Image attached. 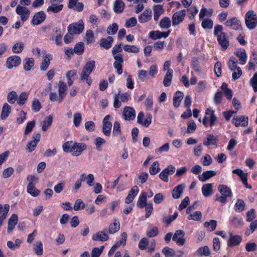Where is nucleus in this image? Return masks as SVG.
<instances>
[{
    "label": "nucleus",
    "instance_id": "nucleus-52",
    "mask_svg": "<svg viewBox=\"0 0 257 257\" xmlns=\"http://www.w3.org/2000/svg\"><path fill=\"white\" fill-rule=\"evenodd\" d=\"M24 48V45L23 42H18L15 43L12 47V51L14 53H21Z\"/></svg>",
    "mask_w": 257,
    "mask_h": 257
},
{
    "label": "nucleus",
    "instance_id": "nucleus-62",
    "mask_svg": "<svg viewBox=\"0 0 257 257\" xmlns=\"http://www.w3.org/2000/svg\"><path fill=\"white\" fill-rule=\"evenodd\" d=\"M214 71L216 76L218 77L221 76L222 74V65L219 61L216 62L214 64Z\"/></svg>",
    "mask_w": 257,
    "mask_h": 257
},
{
    "label": "nucleus",
    "instance_id": "nucleus-17",
    "mask_svg": "<svg viewBox=\"0 0 257 257\" xmlns=\"http://www.w3.org/2000/svg\"><path fill=\"white\" fill-rule=\"evenodd\" d=\"M46 15L45 13L41 11L36 13L31 21V24L33 25H39L42 23L46 19Z\"/></svg>",
    "mask_w": 257,
    "mask_h": 257
},
{
    "label": "nucleus",
    "instance_id": "nucleus-28",
    "mask_svg": "<svg viewBox=\"0 0 257 257\" xmlns=\"http://www.w3.org/2000/svg\"><path fill=\"white\" fill-rule=\"evenodd\" d=\"M184 188L185 186L183 184H179L175 187L172 191L173 198L175 199H179L182 194Z\"/></svg>",
    "mask_w": 257,
    "mask_h": 257
},
{
    "label": "nucleus",
    "instance_id": "nucleus-32",
    "mask_svg": "<svg viewBox=\"0 0 257 257\" xmlns=\"http://www.w3.org/2000/svg\"><path fill=\"white\" fill-rule=\"evenodd\" d=\"M154 11V19L157 22L158 21L160 16L163 14L164 9L163 7L161 5H155L153 7Z\"/></svg>",
    "mask_w": 257,
    "mask_h": 257
},
{
    "label": "nucleus",
    "instance_id": "nucleus-43",
    "mask_svg": "<svg viewBox=\"0 0 257 257\" xmlns=\"http://www.w3.org/2000/svg\"><path fill=\"white\" fill-rule=\"evenodd\" d=\"M245 208V203L241 199H237L236 202L234 205V210L236 212H241Z\"/></svg>",
    "mask_w": 257,
    "mask_h": 257
},
{
    "label": "nucleus",
    "instance_id": "nucleus-6",
    "mask_svg": "<svg viewBox=\"0 0 257 257\" xmlns=\"http://www.w3.org/2000/svg\"><path fill=\"white\" fill-rule=\"evenodd\" d=\"M245 23L249 30L254 29L257 26V17L252 10L248 11L245 15Z\"/></svg>",
    "mask_w": 257,
    "mask_h": 257
},
{
    "label": "nucleus",
    "instance_id": "nucleus-46",
    "mask_svg": "<svg viewBox=\"0 0 257 257\" xmlns=\"http://www.w3.org/2000/svg\"><path fill=\"white\" fill-rule=\"evenodd\" d=\"M29 94L26 92H22L18 98L17 103L20 106H23L26 103V101L28 98Z\"/></svg>",
    "mask_w": 257,
    "mask_h": 257
},
{
    "label": "nucleus",
    "instance_id": "nucleus-38",
    "mask_svg": "<svg viewBox=\"0 0 257 257\" xmlns=\"http://www.w3.org/2000/svg\"><path fill=\"white\" fill-rule=\"evenodd\" d=\"M27 191L29 194L33 197H37L40 193V191L36 188L35 185L33 184L32 183L28 184Z\"/></svg>",
    "mask_w": 257,
    "mask_h": 257
},
{
    "label": "nucleus",
    "instance_id": "nucleus-41",
    "mask_svg": "<svg viewBox=\"0 0 257 257\" xmlns=\"http://www.w3.org/2000/svg\"><path fill=\"white\" fill-rule=\"evenodd\" d=\"M231 224L235 227H239L243 225V222L241 217L233 216L229 218Z\"/></svg>",
    "mask_w": 257,
    "mask_h": 257
},
{
    "label": "nucleus",
    "instance_id": "nucleus-16",
    "mask_svg": "<svg viewBox=\"0 0 257 257\" xmlns=\"http://www.w3.org/2000/svg\"><path fill=\"white\" fill-rule=\"evenodd\" d=\"M205 113L208 117L209 126L212 127L214 126L217 121V117L215 114V110L211 107L207 108L205 110Z\"/></svg>",
    "mask_w": 257,
    "mask_h": 257
},
{
    "label": "nucleus",
    "instance_id": "nucleus-33",
    "mask_svg": "<svg viewBox=\"0 0 257 257\" xmlns=\"http://www.w3.org/2000/svg\"><path fill=\"white\" fill-rule=\"evenodd\" d=\"M173 70L172 69H169L165 75L163 80V84L165 87L170 86L173 77Z\"/></svg>",
    "mask_w": 257,
    "mask_h": 257
},
{
    "label": "nucleus",
    "instance_id": "nucleus-2",
    "mask_svg": "<svg viewBox=\"0 0 257 257\" xmlns=\"http://www.w3.org/2000/svg\"><path fill=\"white\" fill-rule=\"evenodd\" d=\"M222 25H217L214 28L213 35L217 38V42L222 50H226L229 46V41L226 33L223 32Z\"/></svg>",
    "mask_w": 257,
    "mask_h": 257
},
{
    "label": "nucleus",
    "instance_id": "nucleus-7",
    "mask_svg": "<svg viewBox=\"0 0 257 257\" xmlns=\"http://www.w3.org/2000/svg\"><path fill=\"white\" fill-rule=\"evenodd\" d=\"M84 25L82 20L79 21L78 23L71 24L67 27L68 32L73 35H79L83 32L84 29Z\"/></svg>",
    "mask_w": 257,
    "mask_h": 257
},
{
    "label": "nucleus",
    "instance_id": "nucleus-29",
    "mask_svg": "<svg viewBox=\"0 0 257 257\" xmlns=\"http://www.w3.org/2000/svg\"><path fill=\"white\" fill-rule=\"evenodd\" d=\"M11 106L7 103H5L3 106L1 114V118L2 120H5L11 113Z\"/></svg>",
    "mask_w": 257,
    "mask_h": 257
},
{
    "label": "nucleus",
    "instance_id": "nucleus-39",
    "mask_svg": "<svg viewBox=\"0 0 257 257\" xmlns=\"http://www.w3.org/2000/svg\"><path fill=\"white\" fill-rule=\"evenodd\" d=\"M24 69L28 71L34 66V59L33 58H26L23 61Z\"/></svg>",
    "mask_w": 257,
    "mask_h": 257
},
{
    "label": "nucleus",
    "instance_id": "nucleus-10",
    "mask_svg": "<svg viewBox=\"0 0 257 257\" xmlns=\"http://www.w3.org/2000/svg\"><path fill=\"white\" fill-rule=\"evenodd\" d=\"M186 16V10H182L175 12L172 16V25L176 26L182 22Z\"/></svg>",
    "mask_w": 257,
    "mask_h": 257
},
{
    "label": "nucleus",
    "instance_id": "nucleus-47",
    "mask_svg": "<svg viewBox=\"0 0 257 257\" xmlns=\"http://www.w3.org/2000/svg\"><path fill=\"white\" fill-rule=\"evenodd\" d=\"M74 51L78 55H82L84 51V45L83 42L76 43L74 48Z\"/></svg>",
    "mask_w": 257,
    "mask_h": 257
},
{
    "label": "nucleus",
    "instance_id": "nucleus-60",
    "mask_svg": "<svg viewBox=\"0 0 257 257\" xmlns=\"http://www.w3.org/2000/svg\"><path fill=\"white\" fill-rule=\"evenodd\" d=\"M35 124L36 122L34 120L28 122L24 132V135H28L30 133H31L33 131L34 127L35 125Z\"/></svg>",
    "mask_w": 257,
    "mask_h": 257
},
{
    "label": "nucleus",
    "instance_id": "nucleus-12",
    "mask_svg": "<svg viewBox=\"0 0 257 257\" xmlns=\"http://www.w3.org/2000/svg\"><path fill=\"white\" fill-rule=\"evenodd\" d=\"M185 232L183 230H177L172 237L173 241H175L176 243L180 246L183 245L185 243V238L184 237Z\"/></svg>",
    "mask_w": 257,
    "mask_h": 257
},
{
    "label": "nucleus",
    "instance_id": "nucleus-44",
    "mask_svg": "<svg viewBox=\"0 0 257 257\" xmlns=\"http://www.w3.org/2000/svg\"><path fill=\"white\" fill-rule=\"evenodd\" d=\"M159 163L158 161L154 162L151 166L149 172L151 175H155L160 171Z\"/></svg>",
    "mask_w": 257,
    "mask_h": 257
},
{
    "label": "nucleus",
    "instance_id": "nucleus-18",
    "mask_svg": "<svg viewBox=\"0 0 257 257\" xmlns=\"http://www.w3.org/2000/svg\"><path fill=\"white\" fill-rule=\"evenodd\" d=\"M21 59L19 56L13 55L8 58L6 65L9 69H12L14 67L19 66L21 64Z\"/></svg>",
    "mask_w": 257,
    "mask_h": 257
},
{
    "label": "nucleus",
    "instance_id": "nucleus-48",
    "mask_svg": "<svg viewBox=\"0 0 257 257\" xmlns=\"http://www.w3.org/2000/svg\"><path fill=\"white\" fill-rule=\"evenodd\" d=\"M121 134L120 123L118 121H114L112 130V136L117 137Z\"/></svg>",
    "mask_w": 257,
    "mask_h": 257
},
{
    "label": "nucleus",
    "instance_id": "nucleus-61",
    "mask_svg": "<svg viewBox=\"0 0 257 257\" xmlns=\"http://www.w3.org/2000/svg\"><path fill=\"white\" fill-rule=\"evenodd\" d=\"M85 205L83 201L80 199H77L75 202L73 209L75 211H78L83 209L85 208Z\"/></svg>",
    "mask_w": 257,
    "mask_h": 257
},
{
    "label": "nucleus",
    "instance_id": "nucleus-64",
    "mask_svg": "<svg viewBox=\"0 0 257 257\" xmlns=\"http://www.w3.org/2000/svg\"><path fill=\"white\" fill-rule=\"evenodd\" d=\"M249 83L252 86L253 91L257 92V72L255 73L252 78L249 80Z\"/></svg>",
    "mask_w": 257,
    "mask_h": 257
},
{
    "label": "nucleus",
    "instance_id": "nucleus-27",
    "mask_svg": "<svg viewBox=\"0 0 257 257\" xmlns=\"http://www.w3.org/2000/svg\"><path fill=\"white\" fill-rule=\"evenodd\" d=\"M242 237L238 235L231 236L227 241V245L229 247L239 245L242 241Z\"/></svg>",
    "mask_w": 257,
    "mask_h": 257
},
{
    "label": "nucleus",
    "instance_id": "nucleus-56",
    "mask_svg": "<svg viewBox=\"0 0 257 257\" xmlns=\"http://www.w3.org/2000/svg\"><path fill=\"white\" fill-rule=\"evenodd\" d=\"M53 117L51 115L47 116L44 121L42 129L43 131H46L49 127L52 124Z\"/></svg>",
    "mask_w": 257,
    "mask_h": 257
},
{
    "label": "nucleus",
    "instance_id": "nucleus-25",
    "mask_svg": "<svg viewBox=\"0 0 257 257\" xmlns=\"http://www.w3.org/2000/svg\"><path fill=\"white\" fill-rule=\"evenodd\" d=\"M184 97V94L180 91H176L173 98V105L175 108H178L180 105L182 100Z\"/></svg>",
    "mask_w": 257,
    "mask_h": 257
},
{
    "label": "nucleus",
    "instance_id": "nucleus-21",
    "mask_svg": "<svg viewBox=\"0 0 257 257\" xmlns=\"http://www.w3.org/2000/svg\"><path fill=\"white\" fill-rule=\"evenodd\" d=\"M107 233V230L106 229H104L103 231H98L92 236V239L96 241H106L109 238Z\"/></svg>",
    "mask_w": 257,
    "mask_h": 257
},
{
    "label": "nucleus",
    "instance_id": "nucleus-54",
    "mask_svg": "<svg viewBox=\"0 0 257 257\" xmlns=\"http://www.w3.org/2000/svg\"><path fill=\"white\" fill-rule=\"evenodd\" d=\"M237 63V60L234 57H231L227 63L228 68L231 71L236 70V69L238 67L236 65Z\"/></svg>",
    "mask_w": 257,
    "mask_h": 257
},
{
    "label": "nucleus",
    "instance_id": "nucleus-9",
    "mask_svg": "<svg viewBox=\"0 0 257 257\" xmlns=\"http://www.w3.org/2000/svg\"><path fill=\"white\" fill-rule=\"evenodd\" d=\"M64 0H50L51 5L47 9V12H51L53 13H58L61 12L64 7L63 4H61Z\"/></svg>",
    "mask_w": 257,
    "mask_h": 257
},
{
    "label": "nucleus",
    "instance_id": "nucleus-14",
    "mask_svg": "<svg viewBox=\"0 0 257 257\" xmlns=\"http://www.w3.org/2000/svg\"><path fill=\"white\" fill-rule=\"evenodd\" d=\"M232 123L236 127L239 126H247L248 124V118L246 115H239L234 117L232 119Z\"/></svg>",
    "mask_w": 257,
    "mask_h": 257
},
{
    "label": "nucleus",
    "instance_id": "nucleus-15",
    "mask_svg": "<svg viewBox=\"0 0 257 257\" xmlns=\"http://www.w3.org/2000/svg\"><path fill=\"white\" fill-rule=\"evenodd\" d=\"M110 118V115H106L103 119L102 123V132L104 135L107 137L110 135L111 130L112 128V123L109 121Z\"/></svg>",
    "mask_w": 257,
    "mask_h": 257
},
{
    "label": "nucleus",
    "instance_id": "nucleus-8",
    "mask_svg": "<svg viewBox=\"0 0 257 257\" xmlns=\"http://www.w3.org/2000/svg\"><path fill=\"white\" fill-rule=\"evenodd\" d=\"M224 25L226 28L235 31L242 29L240 21L235 17L228 19L225 22Z\"/></svg>",
    "mask_w": 257,
    "mask_h": 257
},
{
    "label": "nucleus",
    "instance_id": "nucleus-45",
    "mask_svg": "<svg viewBox=\"0 0 257 257\" xmlns=\"http://www.w3.org/2000/svg\"><path fill=\"white\" fill-rule=\"evenodd\" d=\"M171 22L170 18L165 17L161 20L159 26L162 29H168L171 27Z\"/></svg>",
    "mask_w": 257,
    "mask_h": 257
},
{
    "label": "nucleus",
    "instance_id": "nucleus-30",
    "mask_svg": "<svg viewBox=\"0 0 257 257\" xmlns=\"http://www.w3.org/2000/svg\"><path fill=\"white\" fill-rule=\"evenodd\" d=\"M202 193L205 197L211 195L213 193V184L207 183L203 185L202 187Z\"/></svg>",
    "mask_w": 257,
    "mask_h": 257
},
{
    "label": "nucleus",
    "instance_id": "nucleus-34",
    "mask_svg": "<svg viewBox=\"0 0 257 257\" xmlns=\"http://www.w3.org/2000/svg\"><path fill=\"white\" fill-rule=\"evenodd\" d=\"M119 228L120 224L118 219H114L113 222L109 225L108 232L110 234H114L117 232Z\"/></svg>",
    "mask_w": 257,
    "mask_h": 257
},
{
    "label": "nucleus",
    "instance_id": "nucleus-31",
    "mask_svg": "<svg viewBox=\"0 0 257 257\" xmlns=\"http://www.w3.org/2000/svg\"><path fill=\"white\" fill-rule=\"evenodd\" d=\"M216 173L213 170H209L204 171L201 176H198V179L201 182H205L209 179L211 177L215 176Z\"/></svg>",
    "mask_w": 257,
    "mask_h": 257
},
{
    "label": "nucleus",
    "instance_id": "nucleus-37",
    "mask_svg": "<svg viewBox=\"0 0 257 257\" xmlns=\"http://www.w3.org/2000/svg\"><path fill=\"white\" fill-rule=\"evenodd\" d=\"M125 4L122 0H115L114 4L113 10L117 14L122 13L124 9Z\"/></svg>",
    "mask_w": 257,
    "mask_h": 257
},
{
    "label": "nucleus",
    "instance_id": "nucleus-53",
    "mask_svg": "<svg viewBox=\"0 0 257 257\" xmlns=\"http://www.w3.org/2000/svg\"><path fill=\"white\" fill-rule=\"evenodd\" d=\"M197 251L198 255L200 256L204 255L207 256L210 254V251L207 245L199 247Z\"/></svg>",
    "mask_w": 257,
    "mask_h": 257
},
{
    "label": "nucleus",
    "instance_id": "nucleus-26",
    "mask_svg": "<svg viewBox=\"0 0 257 257\" xmlns=\"http://www.w3.org/2000/svg\"><path fill=\"white\" fill-rule=\"evenodd\" d=\"M147 196L146 192H142L140 195L137 203V206L139 208H143L148 204L147 203Z\"/></svg>",
    "mask_w": 257,
    "mask_h": 257
},
{
    "label": "nucleus",
    "instance_id": "nucleus-20",
    "mask_svg": "<svg viewBox=\"0 0 257 257\" xmlns=\"http://www.w3.org/2000/svg\"><path fill=\"white\" fill-rule=\"evenodd\" d=\"M152 12L151 9H146L138 17L141 23H145L152 19Z\"/></svg>",
    "mask_w": 257,
    "mask_h": 257
},
{
    "label": "nucleus",
    "instance_id": "nucleus-50",
    "mask_svg": "<svg viewBox=\"0 0 257 257\" xmlns=\"http://www.w3.org/2000/svg\"><path fill=\"white\" fill-rule=\"evenodd\" d=\"M123 50L128 53H138L140 49L135 45H124L123 47Z\"/></svg>",
    "mask_w": 257,
    "mask_h": 257
},
{
    "label": "nucleus",
    "instance_id": "nucleus-23",
    "mask_svg": "<svg viewBox=\"0 0 257 257\" xmlns=\"http://www.w3.org/2000/svg\"><path fill=\"white\" fill-rule=\"evenodd\" d=\"M18 221V217L16 214H13L8 221V226L7 231L9 233L12 232L17 224Z\"/></svg>",
    "mask_w": 257,
    "mask_h": 257
},
{
    "label": "nucleus",
    "instance_id": "nucleus-1",
    "mask_svg": "<svg viewBox=\"0 0 257 257\" xmlns=\"http://www.w3.org/2000/svg\"><path fill=\"white\" fill-rule=\"evenodd\" d=\"M63 151L65 153H72L74 156H78L86 149L87 145L85 143L67 141L62 145Z\"/></svg>",
    "mask_w": 257,
    "mask_h": 257
},
{
    "label": "nucleus",
    "instance_id": "nucleus-40",
    "mask_svg": "<svg viewBox=\"0 0 257 257\" xmlns=\"http://www.w3.org/2000/svg\"><path fill=\"white\" fill-rule=\"evenodd\" d=\"M52 59V56L49 54H47L45 56V58L44 60L42 61L41 66H40V69L42 71H46L50 64L51 60Z\"/></svg>",
    "mask_w": 257,
    "mask_h": 257
},
{
    "label": "nucleus",
    "instance_id": "nucleus-35",
    "mask_svg": "<svg viewBox=\"0 0 257 257\" xmlns=\"http://www.w3.org/2000/svg\"><path fill=\"white\" fill-rule=\"evenodd\" d=\"M235 55L239 58V60L240 61V64L241 65H244L245 64L246 61V53L244 49H240L239 50L236 51L235 52Z\"/></svg>",
    "mask_w": 257,
    "mask_h": 257
},
{
    "label": "nucleus",
    "instance_id": "nucleus-24",
    "mask_svg": "<svg viewBox=\"0 0 257 257\" xmlns=\"http://www.w3.org/2000/svg\"><path fill=\"white\" fill-rule=\"evenodd\" d=\"M67 85L64 82H60L59 87L58 90L59 93V100L58 103H60L62 102L64 97L66 96V91L67 90Z\"/></svg>",
    "mask_w": 257,
    "mask_h": 257
},
{
    "label": "nucleus",
    "instance_id": "nucleus-51",
    "mask_svg": "<svg viewBox=\"0 0 257 257\" xmlns=\"http://www.w3.org/2000/svg\"><path fill=\"white\" fill-rule=\"evenodd\" d=\"M213 22L210 19H205L201 23V26L204 29H211L213 28Z\"/></svg>",
    "mask_w": 257,
    "mask_h": 257
},
{
    "label": "nucleus",
    "instance_id": "nucleus-22",
    "mask_svg": "<svg viewBox=\"0 0 257 257\" xmlns=\"http://www.w3.org/2000/svg\"><path fill=\"white\" fill-rule=\"evenodd\" d=\"M113 42V37L108 36L106 38H101L100 40L99 45L101 48L108 50L111 47Z\"/></svg>",
    "mask_w": 257,
    "mask_h": 257
},
{
    "label": "nucleus",
    "instance_id": "nucleus-19",
    "mask_svg": "<svg viewBox=\"0 0 257 257\" xmlns=\"http://www.w3.org/2000/svg\"><path fill=\"white\" fill-rule=\"evenodd\" d=\"M123 116L126 120H133L135 118L136 112L133 107L125 106L123 111Z\"/></svg>",
    "mask_w": 257,
    "mask_h": 257
},
{
    "label": "nucleus",
    "instance_id": "nucleus-5",
    "mask_svg": "<svg viewBox=\"0 0 257 257\" xmlns=\"http://www.w3.org/2000/svg\"><path fill=\"white\" fill-rule=\"evenodd\" d=\"M218 190L221 194V196H219L218 194L215 195V201H216L221 203H225L226 202L227 198L231 197L232 196L231 189L225 185H219Z\"/></svg>",
    "mask_w": 257,
    "mask_h": 257
},
{
    "label": "nucleus",
    "instance_id": "nucleus-57",
    "mask_svg": "<svg viewBox=\"0 0 257 257\" xmlns=\"http://www.w3.org/2000/svg\"><path fill=\"white\" fill-rule=\"evenodd\" d=\"M162 253L165 257H173L175 255L174 250L168 246H165L163 248Z\"/></svg>",
    "mask_w": 257,
    "mask_h": 257
},
{
    "label": "nucleus",
    "instance_id": "nucleus-36",
    "mask_svg": "<svg viewBox=\"0 0 257 257\" xmlns=\"http://www.w3.org/2000/svg\"><path fill=\"white\" fill-rule=\"evenodd\" d=\"M217 137L214 136L213 134H209L207 135L206 140L203 141V145L206 146L215 145L217 144Z\"/></svg>",
    "mask_w": 257,
    "mask_h": 257
},
{
    "label": "nucleus",
    "instance_id": "nucleus-4",
    "mask_svg": "<svg viewBox=\"0 0 257 257\" xmlns=\"http://www.w3.org/2000/svg\"><path fill=\"white\" fill-rule=\"evenodd\" d=\"M95 67V62L94 60L88 61L82 68L80 73V79L82 81H86L88 86H90L92 80L90 75Z\"/></svg>",
    "mask_w": 257,
    "mask_h": 257
},
{
    "label": "nucleus",
    "instance_id": "nucleus-63",
    "mask_svg": "<svg viewBox=\"0 0 257 257\" xmlns=\"http://www.w3.org/2000/svg\"><path fill=\"white\" fill-rule=\"evenodd\" d=\"M257 228V220H254L251 221L250 225H249V229L248 230H247L245 234L246 235L248 236L250 233H253Z\"/></svg>",
    "mask_w": 257,
    "mask_h": 257
},
{
    "label": "nucleus",
    "instance_id": "nucleus-11",
    "mask_svg": "<svg viewBox=\"0 0 257 257\" xmlns=\"http://www.w3.org/2000/svg\"><path fill=\"white\" fill-rule=\"evenodd\" d=\"M16 12L21 16V19L23 23L28 19L30 14V12L27 7L20 5L17 7Z\"/></svg>",
    "mask_w": 257,
    "mask_h": 257
},
{
    "label": "nucleus",
    "instance_id": "nucleus-13",
    "mask_svg": "<svg viewBox=\"0 0 257 257\" xmlns=\"http://www.w3.org/2000/svg\"><path fill=\"white\" fill-rule=\"evenodd\" d=\"M175 171L174 166L170 165L167 168L164 169L159 174L160 178L165 182L169 181L168 176L173 174Z\"/></svg>",
    "mask_w": 257,
    "mask_h": 257
},
{
    "label": "nucleus",
    "instance_id": "nucleus-59",
    "mask_svg": "<svg viewBox=\"0 0 257 257\" xmlns=\"http://www.w3.org/2000/svg\"><path fill=\"white\" fill-rule=\"evenodd\" d=\"M42 108V105L37 98H35L32 104V109L35 112H38Z\"/></svg>",
    "mask_w": 257,
    "mask_h": 257
},
{
    "label": "nucleus",
    "instance_id": "nucleus-49",
    "mask_svg": "<svg viewBox=\"0 0 257 257\" xmlns=\"http://www.w3.org/2000/svg\"><path fill=\"white\" fill-rule=\"evenodd\" d=\"M191 66L195 72H200L199 61L197 57H194L192 58Z\"/></svg>",
    "mask_w": 257,
    "mask_h": 257
},
{
    "label": "nucleus",
    "instance_id": "nucleus-42",
    "mask_svg": "<svg viewBox=\"0 0 257 257\" xmlns=\"http://www.w3.org/2000/svg\"><path fill=\"white\" fill-rule=\"evenodd\" d=\"M217 223L215 220H210L209 221H206L204 223V226L209 231L214 230L217 226Z\"/></svg>",
    "mask_w": 257,
    "mask_h": 257
},
{
    "label": "nucleus",
    "instance_id": "nucleus-3",
    "mask_svg": "<svg viewBox=\"0 0 257 257\" xmlns=\"http://www.w3.org/2000/svg\"><path fill=\"white\" fill-rule=\"evenodd\" d=\"M121 44L115 45L112 49V54L115 60L113 63V67L116 70V73L118 75L122 73V63L123 59L121 54H117L122 52Z\"/></svg>",
    "mask_w": 257,
    "mask_h": 257
},
{
    "label": "nucleus",
    "instance_id": "nucleus-55",
    "mask_svg": "<svg viewBox=\"0 0 257 257\" xmlns=\"http://www.w3.org/2000/svg\"><path fill=\"white\" fill-rule=\"evenodd\" d=\"M118 25L115 23H113L111 25H109V26L107 27L106 30L107 33L108 35H114L118 31Z\"/></svg>",
    "mask_w": 257,
    "mask_h": 257
},
{
    "label": "nucleus",
    "instance_id": "nucleus-58",
    "mask_svg": "<svg viewBox=\"0 0 257 257\" xmlns=\"http://www.w3.org/2000/svg\"><path fill=\"white\" fill-rule=\"evenodd\" d=\"M17 97L18 95L16 92L12 91L8 94L7 100L10 103L13 104L15 102Z\"/></svg>",
    "mask_w": 257,
    "mask_h": 257
}]
</instances>
